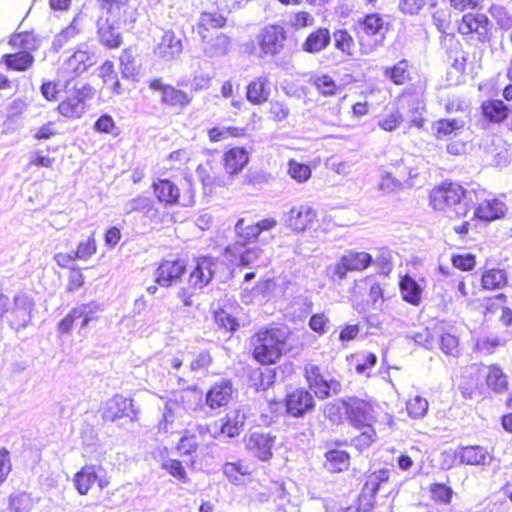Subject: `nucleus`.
Returning a JSON list of instances; mask_svg holds the SVG:
<instances>
[{"mask_svg": "<svg viewBox=\"0 0 512 512\" xmlns=\"http://www.w3.org/2000/svg\"><path fill=\"white\" fill-rule=\"evenodd\" d=\"M286 329L271 327L260 329L251 337L253 356L263 365L276 363L286 350Z\"/></svg>", "mask_w": 512, "mask_h": 512, "instance_id": "obj_1", "label": "nucleus"}, {"mask_svg": "<svg viewBox=\"0 0 512 512\" xmlns=\"http://www.w3.org/2000/svg\"><path fill=\"white\" fill-rule=\"evenodd\" d=\"M343 405L352 425L365 428L358 437V442L363 445L371 444L376 437V432L372 428V423L375 421V411L372 403L364 399L349 398L343 401Z\"/></svg>", "mask_w": 512, "mask_h": 512, "instance_id": "obj_2", "label": "nucleus"}, {"mask_svg": "<svg viewBox=\"0 0 512 512\" xmlns=\"http://www.w3.org/2000/svg\"><path fill=\"white\" fill-rule=\"evenodd\" d=\"M465 191L461 185L453 182H444L433 188L429 194V206L436 211L446 212L453 208L457 217L466 216L468 208L461 201Z\"/></svg>", "mask_w": 512, "mask_h": 512, "instance_id": "obj_3", "label": "nucleus"}, {"mask_svg": "<svg viewBox=\"0 0 512 512\" xmlns=\"http://www.w3.org/2000/svg\"><path fill=\"white\" fill-rule=\"evenodd\" d=\"M193 394L183 391L168 399L165 402L162 418L158 423L160 432H172L176 427L186 425L190 422V415L186 403L190 401Z\"/></svg>", "mask_w": 512, "mask_h": 512, "instance_id": "obj_4", "label": "nucleus"}, {"mask_svg": "<svg viewBox=\"0 0 512 512\" xmlns=\"http://www.w3.org/2000/svg\"><path fill=\"white\" fill-rule=\"evenodd\" d=\"M492 24L489 18L482 13H466L458 23V32L467 41L487 43L490 41Z\"/></svg>", "mask_w": 512, "mask_h": 512, "instance_id": "obj_5", "label": "nucleus"}, {"mask_svg": "<svg viewBox=\"0 0 512 512\" xmlns=\"http://www.w3.org/2000/svg\"><path fill=\"white\" fill-rule=\"evenodd\" d=\"M474 217L485 222H492L505 217L508 207L500 199L485 190L476 192Z\"/></svg>", "mask_w": 512, "mask_h": 512, "instance_id": "obj_6", "label": "nucleus"}, {"mask_svg": "<svg viewBox=\"0 0 512 512\" xmlns=\"http://www.w3.org/2000/svg\"><path fill=\"white\" fill-rule=\"evenodd\" d=\"M100 15L117 24H131L136 21L137 10L131 0H97Z\"/></svg>", "mask_w": 512, "mask_h": 512, "instance_id": "obj_7", "label": "nucleus"}, {"mask_svg": "<svg viewBox=\"0 0 512 512\" xmlns=\"http://www.w3.org/2000/svg\"><path fill=\"white\" fill-rule=\"evenodd\" d=\"M260 47V57L279 54L286 40V33L280 26L269 25L263 28L256 37Z\"/></svg>", "mask_w": 512, "mask_h": 512, "instance_id": "obj_8", "label": "nucleus"}, {"mask_svg": "<svg viewBox=\"0 0 512 512\" xmlns=\"http://www.w3.org/2000/svg\"><path fill=\"white\" fill-rule=\"evenodd\" d=\"M102 467L95 464H86L73 478L75 489L80 495H87L91 486L97 483L100 489H105L110 484V480L101 475Z\"/></svg>", "mask_w": 512, "mask_h": 512, "instance_id": "obj_9", "label": "nucleus"}, {"mask_svg": "<svg viewBox=\"0 0 512 512\" xmlns=\"http://www.w3.org/2000/svg\"><path fill=\"white\" fill-rule=\"evenodd\" d=\"M276 436L271 433L254 431L244 437L247 451L261 461H268L273 456Z\"/></svg>", "mask_w": 512, "mask_h": 512, "instance_id": "obj_10", "label": "nucleus"}, {"mask_svg": "<svg viewBox=\"0 0 512 512\" xmlns=\"http://www.w3.org/2000/svg\"><path fill=\"white\" fill-rule=\"evenodd\" d=\"M93 95L89 85L76 88L58 105L59 113L66 118H80L85 112V101Z\"/></svg>", "mask_w": 512, "mask_h": 512, "instance_id": "obj_11", "label": "nucleus"}, {"mask_svg": "<svg viewBox=\"0 0 512 512\" xmlns=\"http://www.w3.org/2000/svg\"><path fill=\"white\" fill-rule=\"evenodd\" d=\"M221 265L222 263L213 257L197 258L189 275V286L195 289L204 288L211 282Z\"/></svg>", "mask_w": 512, "mask_h": 512, "instance_id": "obj_12", "label": "nucleus"}, {"mask_svg": "<svg viewBox=\"0 0 512 512\" xmlns=\"http://www.w3.org/2000/svg\"><path fill=\"white\" fill-rule=\"evenodd\" d=\"M34 302L25 294L15 296L10 303L8 314L6 316L10 326L14 329L26 327L31 321V313Z\"/></svg>", "mask_w": 512, "mask_h": 512, "instance_id": "obj_13", "label": "nucleus"}, {"mask_svg": "<svg viewBox=\"0 0 512 512\" xmlns=\"http://www.w3.org/2000/svg\"><path fill=\"white\" fill-rule=\"evenodd\" d=\"M97 62L96 55L87 50L77 49L62 65L61 71L68 78L77 77Z\"/></svg>", "mask_w": 512, "mask_h": 512, "instance_id": "obj_14", "label": "nucleus"}, {"mask_svg": "<svg viewBox=\"0 0 512 512\" xmlns=\"http://www.w3.org/2000/svg\"><path fill=\"white\" fill-rule=\"evenodd\" d=\"M185 270L186 265L182 260H164L154 273L155 282L164 288L171 287L180 281Z\"/></svg>", "mask_w": 512, "mask_h": 512, "instance_id": "obj_15", "label": "nucleus"}, {"mask_svg": "<svg viewBox=\"0 0 512 512\" xmlns=\"http://www.w3.org/2000/svg\"><path fill=\"white\" fill-rule=\"evenodd\" d=\"M226 253L238 256V265L244 267L258 268L267 266L270 262V254L259 247L241 249L238 245H234L227 247Z\"/></svg>", "mask_w": 512, "mask_h": 512, "instance_id": "obj_16", "label": "nucleus"}, {"mask_svg": "<svg viewBox=\"0 0 512 512\" xmlns=\"http://www.w3.org/2000/svg\"><path fill=\"white\" fill-rule=\"evenodd\" d=\"M360 26L367 36L378 37L375 40L374 45H366L363 42V38H360L359 42L361 45V51L363 54L367 55L370 54L376 47L380 46L384 39V20L378 14H370L367 15L362 22H360Z\"/></svg>", "mask_w": 512, "mask_h": 512, "instance_id": "obj_17", "label": "nucleus"}, {"mask_svg": "<svg viewBox=\"0 0 512 512\" xmlns=\"http://www.w3.org/2000/svg\"><path fill=\"white\" fill-rule=\"evenodd\" d=\"M183 51L182 40L172 30L164 31L159 43L154 49L155 55L164 60L172 61Z\"/></svg>", "mask_w": 512, "mask_h": 512, "instance_id": "obj_18", "label": "nucleus"}, {"mask_svg": "<svg viewBox=\"0 0 512 512\" xmlns=\"http://www.w3.org/2000/svg\"><path fill=\"white\" fill-rule=\"evenodd\" d=\"M313 396L305 389H296L286 396L287 412L294 417L303 416L314 408Z\"/></svg>", "mask_w": 512, "mask_h": 512, "instance_id": "obj_19", "label": "nucleus"}, {"mask_svg": "<svg viewBox=\"0 0 512 512\" xmlns=\"http://www.w3.org/2000/svg\"><path fill=\"white\" fill-rule=\"evenodd\" d=\"M461 464L487 466L492 462V454L482 446H466L455 452Z\"/></svg>", "mask_w": 512, "mask_h": 512, "instance_id": "obj_20", "label": "nucleus"}, {"mask_svg": "<svg viewBox=\"0 0 512 512\" xmlns=\"http://www.w3.org/2000/svg\"><path fill=\"white\" fill-rule=\"evenodd\" d=\"M315 218L316 212L312 207L300 205L290 209L286 222L293 231L302 232L314 222Z\"/></svg>", "mask_w": 512, "mask_h": 512, "instance_id": "obj_21", "label": "nucleus"}, {"mask_svg": "<svg viewBox=\"0 0 512 512\" xmlns=\"http://www.w3.org/2000/svg\"><path fill=\"white\" fill-rule=\"evenodd\" d=\"M390 472L386 469H380L373 472L367 479L363 488V498L368 496L367 502L364 504L363 509H358L357 512H368L374 505V497L379 491L381 485L386 483L389 479Z\"/></svg>", "mask_w": 512, "mask_h": 512, "instance_id": "obj_22", "label": "nucleus"}, {"mask_svg": "<svg viewBox=\"0 0 512 512\" xmlns=\"http://www.w3.org/2000/svg\"><path fill=\"white\" fill-rule=\"evenodd\" d=\"M120 24L99 16L97 20L98 34L101 43L109 48H116L121 45L122 38L120 33Z\"/></svg>", "mask_w": 512, "mask_h": 512, "instance_id": "obj_23", "label": "nucleus"}, {"mask_svg": "<svg viewBox=\"0 0 512 512\" xmlns=\"http://www.w3.org/2000/svg\"><path fill=\"white\" fill-rule=\"evenodd\" d=\"M133 403L122 395H114L111 399L105 402L102 409V417L105 421L114 422L126 415L129 408H132Z\"/></svg>", "mask_w": 512, "mask_h": 512, "instance_id": "obj_24", "label": "nucleus"}, {"mask_svg": "<svg viewBox=\"0 0 512 512\" xmlns=\"http://www.w3.org/2000/svg\"><path fill=\"white\" fill-rule=\"evenodd\" d=\"M305 378L309 387L314 391L315 395L320 399L329 396L330 386L320 372V368L312 363H308L305 368Z\"/></svg>", "mask_w": 512, "mask_h": 512, "instance_id": "obj_25", "label": "nucleus"}, {"mask_svg": "<svg viewBox=\"0 0 512 512\" xmlns=\"http://www.w3.org/2000/svg\"><path fill=\"white\" fill-rule=\"evenodd\" d=\"M233 389L229 381H221L213 385L206 395V403L212 408H219L228 404L232 397Z\"/></svg>", "mask_w": 512, "mask_h": 512, "instance_id": "obj_26", "label": "nucleus"}, {"mask_svg": "<svg viewBox=\"0 0 512 512\" xmlns=\"http://www.w3.org/2000/svg\"><path fill=\"white\" fill-rule=\"evenodd\" d=\"M269 96L270 86L267 76H259L247 86V100L254 105H261L265 103Z\"/></svg>", "mask_w": 512, "mask_h": 512, "instance_id": "obj_27", "label": "nucleus"}, {"mask_svg": "<svg viewBox=\"0 0 512 512\" xmlns=\"http://www.w3.org/2000/svg\"><path fill=\"white\" fill-rule=\"evenodd\" d=\"M464 126L463 119H440L432 124V133L437 139H447L457 136Z\"/></svg>", "mask_w": 512, "mask_h": 512, "instance_id": "obj_28", "label": "nucleus"}, {"mask_svg": "<svg viewBox=\"0 0 512 512\" xmlns=\"http://www.w3.org/2000/svg\"><path fill=\"white\" fill-rule=\"evenodd\" d=\"M330 41L331 35L329 30L318 28L307 36L302 44V49L308 53H319L330 44Z\"/></svg>", "mask_w": 512, "mask_h": 512, "instance_id": "obj_29", "label": "nucleus"}, {"mask_svg": "<svg viewBox=\"0 0 512 512\" xmlns=\"http://www.w3.org/2000/svg\"><path fill=\"white\" fill-rule=\"evenodd\" d=\"M154 193L158 200L166 205L179 204L180 190L170 180L164 179L154 183Z\"/></svg>", "mask_w": 512, "mask_h": 512, "instance_id": "obj_30", "label": "nucleus"}, {"mask_svg": "<svg viewBox=\"0 0 512 512\" xmlns=\"http://www.w3.org/2000/svg\"><path fill=\"white\" fill-rule=\"evenodd\" d=\"M249 156L244 148L235 147L224 154V165L230 175L239 173L248 163Z\"/></svg>", "mask_w": 512, "mask_h": 512, "instance_id": "obj_31", "label": "nucleus"}, {"mask_svg": "<svg viewBox=\"0 0 512 512\" xmlns=\"http://www.w3.org/2000/svg\"><path fill=\"white\" fill-rule=\"evenodd\" d=\"M482 112L490 122L501 123L508 117L509 109L501 100H488L482 104Z\"/></svg>", "mask_w": 512, "mask_h": 512, "instance_id": "obj_32", "label": "nucleus"}, {"mask_svg": "<svg viewBox=\"0 0 512 512\" xmlns=\"http://www.w3.org/2000/svg\"><path fill=\"white\" fill-rule=\"evenodd\" d=\"M2 62L11 70L26 71L33 65L34 57L28 51H19L4 55Z\"/></svg>", "mask_w": 512, "mask_h": 512, "instance_id": "obj_33", "label": "nucleus"}, {"mask_svg": "<svg viewBox=\"0 0 512 512\" xmlns=\"http://www.w3.org/2000/svg\"><path fill=\"white\" fill-rule=\"evenodd\" d=\"M325 467L332 473L342 472L349 467V455L343 450H330L325 454Z\"/></svg>", "mask_w": 512, "mask_h": 512, "instance_id": "obj_34", "label": "nucleus"}, {"mask_svg": "<svg viewBox=\"0 0 512 512\" xmlns=\"http://www.w3.org/2000/svg\"><path fill=\"white\" fill-rule=\"evenodd\" d=\"M81 32L82 28L78 19H74L68 27L56 35L53 42L54 47L60 49L69 43L77 42L81 38Z\"/></svg>", "mask_w": 512, "mask_h": 512, "instance_id": "obj_35", "label": "nucleus"}, {"mask_svg": "<svg viewBox=\"0 0 512 512\" xmlns=\"http://www.w3.org/2000/svg\"><path fill=\"white\" fill-rule=\"evenodd\" d=\"M229 45V38L222 33H218L210 41L204 42L203 51L208 57L211 58L221 56L228 51Z\"/></svg>", "mask_w": 512, "mask_h": 512, "instance_id": "obj_36", "label": "nucleus"}, {"mask_svg": "<svg viewBox=\"0 0 512 512\" xmlns=\"http://www.w3.org/2000/svg\"><path fill=\"white\" fill-rule=\"evenodd\" d=\"M9 44L20 51H28L31 53L38 49L39 39L32 32H22L11 37Z\"/></svg>", "mask_w": 512, "mask_h": 512, "instance_id": "obj_37", "label": "nucleus"}, {"mask_svg": "<svg viewBox=\"0 0 512 512\" xmlns=\"http://www.w3.org/2000/svg\"><path fill=\"white\" fill-rule=\"evenodd\" d=\"M348 268L351 271H362L366 269L372 262V257L367 252L347 251L343 256Z\"/></svg>", "mask_w": 512, "mask_h": 512, "instance_id": "obj_38", "label": "nucleus"}, {"mask_svg": "<svg viewBox=\"0 0 512 512\" xmlns=\"http://www.w3.org/2000/svg\"><path fill=\"white\" fill-rule=\"evenodd\" d=\"M400 288L403 299L407 302L417 305L421 300L422 288L410 276H405L400 282Z\"/></svg>", "mask_w": 512, "mask_h": 512, "instance_id": "obj_39", "label": "nucleus"}, {"mask_svg": "<svg viewBox=\"0 0 512 512\" xmlns=\"http://www.w3.org/2000/svg\"><path fill=\"white\" fill-rule=\"evenodd\" d=\"M273 493L276 512H300L299 508L291 503L283 484H276Z\"/></svg>", "mask_w": 512, "mask_h": 512, "instance_id": "obj_40", "label": "nucleus"}, {"mask_svg": "<svg viewBox=\"0 0 512 512\" xmlns=\"http://www.w3.org/2000/svg\"><path fill=\"white\" fill-rule=\"evenodd\" d=\"M377 363V357L370 352L359 353L351 356V364L358 374L370 375V371Z\"/></svg>", "mask_w": 512, "mask_h": 512, "instance_id": "obj_41", "label": "nucleus"}, {"mask_svg": "<svg viewBox=\"0 0 512 512\" xmlns=\"http://www.w3.org/2000/svg\"><path fill=\"white\" fill-rule=\"evenodd\" d=\"M222 471L230 482L236 485L241 483L243 476L250 474L249 466L242 461L227 462L223 465Z\"/></svg>", "mask_w": 512, "mask_h": 512, "instance_id": "obj_42", "label": "nucleus"}, {"mask_svg": "<svg viewBox=\"0 0 512 512\" xmlns=\"http://www.w3.org/2000/svg\"><path fill=\"white\" fill-rule=\"evenodd\" d=\"M486 382L488 387L498 393L504 392L508 386L507 376L498 366L488 368Z\"/></svg>", "mask_w": 512, "mask_h": 512, "instance_id": "obj_43", "label": "nucleus"}, {"mask_svg": "<svg viewBox=\"0 0 512 512\" xmlns=\"http://www.w3.org/2000/svg\"><path fill=\"white\" fill-rule=\"evenodd\" d=\"M481 282L484 289H499L507 282L506 273L501 269L488 270L482 275Z\"/></svg>", "mask_w": 512, "mask_h": 512, "instance_id": "obj_44", "label": "nucleus"}, {"mask_svg": "<svg viewBox=\"0 0 512 512\" xmlns=\"http://www.w3.org/2000/svg\"><path fill=\"white\" fill-rule=\"evenodd\" d=\"M161 101L171 106H185L190 102L188 95L170 85L164 88Z\"/></svg>", "mask_w": 512, "mask_h": 512, "instance_id": "obj_45", "label": "nucleus"}, {"mask_svg": "<svg viewBox=\"0 0 512 512\" xmlns=\"http://www.w3.org/2000/svg\"><path fill=\"white\" fill-rule=\"evenodd\" d=\"M245 129L240 127H214L208 130V137L211 142H219L230 137H242Z\"/></svg>", "mask_w": 512, "mask_h": 512, "instance_id": "obj_46", "label": "nucleus"}, {"mask_svg": "<svg viewBox=\"0 0 512 512\" xmlns=\"http://www.w3.org/2000/svg\"><path fill=\"white\" fill-rule=\"evenodd\" d=\"M428 407L427 399L420 395L411 397L406 403L408 415L414 419L423 418L427 414Z\"/></svg>", "mask_w": 512, "mask_h": 512, "instance_id": "obj_47", "label": "nucleus"}, {"mask_svg": "<svg viewBox=\"0 0 512 512\" xmlns=\"http://www.w3.org/2000/svg\"><path fill=\"white\" fill-rule=\"evenodd\" d=\"M32 506L33 499L25 492L12 494L9 498V509L11 512H29Z\"/></svg>", "mask_w": 512, "mask_h": 512, "instance_id": "obj_48", "label": "nucleus"}, {"mask_svg": "<svg viewBox=\"0 0 512 512\" xmlns=\"http://www.w3.org/2000/svg\"><path fill=\"white\" fill-rule=\"evenodd\" d=\"M333 39L336 49L341 52L352 55L354 51V39L347 30H336L333 33Z\"/></svg>", "mask_w": 512, "mask_h": 512, "instance_id": "obj_49", "label": "nucleus"}, {"mask_svg": "<svg viewBox=\"0 0 512 512\" xmlns=\"http://www.w3.org/2000/svg\"><path fill=\"white\" fill-rule=\"evenodd\" d=\"M235 232L243 243L251 242L260 235L259 227H257L256 223L245 225V221L243 218L239 219L235 224Z\"/></svg>", "mask_w": 512, "mask_h": 512, "instance_id": "obj_50", "label": "nucleus"}, {"mask_svg": "<svg viewBox=\"0 0 512 512\" xmlns=\"http://www.w3.org/2000/svg\"><path fill=\"white\" fill-rule=\"evenodd\" d=\"M287 172L298 183L306 182L311 177V168L295 160H289Z\"/></svg>", "mask_w": 512, "mask_h": 512, "instance_id": "obj_51", "label": "nucleus"}, {"mask_svg": "<svg viewBox=\"0 0 512 512\" xmlns=\"http://www.w3.org/2000/svg\"><path fill=\"white\" fill-rule=\"evenodd\" d=\"M440 350L448 356L458 357L460 355L459 340L450 333H444L439 339Z\"/></svg>", "mask_w": 512, "mask_h": 512, "instance_id": "obj_52", "label": "nucleus"}, {"mask_svg": "<svg viewBox=\"0 0 512 512\" xmlns=\"http://www.w3.org/2000/svg\"><path fill=\"white\" fill-rule=\"evenodd\" d=\"M403 122V116L398 109L390 110L379 121L378 126L387 132L396 130Z\"/></svg>", "mask_w": 512, "mask_h": 512, "instance_id": "obj_53", "label": "nucleus"}, {"mask_svg": "<svg viewBox=\"0 0 512 512\" xmlns=\"http://www.w3.org/2000/svg\"><path fill=\"white\" fill-rule=\"evenodd\" d=\"M162 468L182 483H188L190 481L184 466L179 460L168 459L162 463Z\"/></svg>", "mask_w": 512, "mask_h": 512, "instance_id": "obj_54", "label": "nucleus"}, {"mask_svg": "<svg viewBox=\"0 0 512 512\" xmlns=\"http://www.w3.org/2000/svg\"><path fill=\"white\" fill-rule=\"evenodd\" d=\"M311 83L324 96H332L337 91V85L328 75H319L311 79Z\"/></svg>", "mask_w": 512, "mask_h": 512, "instance_id": "obj_55", "label": "nucleus"}, {"mask_svg": "<svg viewBox=\"0 0 512 512\" xmlns=\"http://www.w3.org/2000/svg\"><path fill=\"white\" fill-rule=\"evenodd\" d=\"M226 19L218 12H203L199 18V28L208 30L210 28H220L225 25Z\"/></svg>", "mask_w": 512, "mask_h": 512, "instance_id": "obj_56", "label": "nucleus"}, {"mask_svg": "<svg viewBox=\"0 0 512 512\" xmlns=\"http://www.w3.org/2000/svg\"><path fill=\"white\" fill-rule=\"evenodd\" d=\"M407 67L408 65L406 60H401L394 67L387 68L385 75L389 77L395 84L401 85L408 78Z\"/></svg>", "mask_w": 512, "mask_h": 512, "instance_id": "obj_57", "label": "nucleus"}, {"mask_svg": "<svg viewBox=\"0 0 512 512\" xmlns=\"http://www.w3.org/2000/svg\"><path fill=\"white\" fill-rule=\"evenodd\" d=\"M430 493L433 500L444 504L450 503L453 490L445 484L435 483L430 486Z\"/></svg>", "mask_w": 512, "mask_h": 512, "instance_id": "obj_58", "label": "nucleus"}, {"mask_svg": "<svg viewBox=\"0 0 512 512\" xmlns=\"http://www.w3.org/2000/svg\"><path fill=\"white\" fill-rule=\"evenodd\" d=\"M214 320L218 327L227 331H235L238 327L236 319L223 309L215 311Z\"/></svg>", "mask_w": 512, "mask_h": 512, "instance_id": "obj_59", "label": "nucleus"}, {"mask_svg": "<svg viewBox=\"0 0 512 512\" xmlns=\"http://www.w3.org/2000/svg\"><path fill=\"white\" fill-rule=\"evenodd\" d=\"M97 246L93 236H90L87 241L79 243L77 250L74 252L77 259H88L96 253Z\"/></svg>", "mask_w": 512, "mask_h": 512, "instance_id": "obj_60", "label": "nucleus"}, {"mask_svg": "<svg viewBox=\"0 0 512 512\" xmlns=\"http://www.w3.org/2000/svg\"><path fill=\"white\" fill-rule=\"evenodd\" d=\"M151 199L145 196H138L134 199H131L125 203L124 211L126 214H130L132 212H142L144 213L151 203Z\"/></svg>", "mask_w": 512, "mask_h": 512, "instance_id": "obj_61", "label": "nucleus"}, {"mask_svg": "<svg viewBox=\"0 0 512 512\" xmlns=\"http://www.w3.org/2000/svg\"><path fill=\"white\" fill-rule=\"evenodd\" d=\"M451 261L455 268L463 271L472 270L475 266V256L472 254L453 255Z\"/></svg>", "mask_w": 512, "mask_h": 512, "instance_id": "obj_62", "label": "nucleus"}, {"mask_svg": "<svg viewBox=\"0 0 512 512\" xmlns=\"http://www.w3.org/2000/svg\"><path fill=\"white\" fill-rule=\"evenodd\" d=\"M327 270L333 281L345 279L347 272L351 271L342 257L334 265L329 266Z\"/></svg>", "mask_w": 512, "mask_h": 512, "instance_id": "obj_63", "label": "nucleus"}, {"mask_svg": "<svg viewBox=\"0 0 512 512\" xmlns=\"http://www.w3.org/2000/svg\"><path fill=\"white\" fill-rule=\"evenodd\" d=\"M83 312L77 307L73 308L59 323L58 329L61 333H69L72 330L73 324L77 319H80Z\"/></svg>", "mask_w": 512, "mask_h": 512, "instance_id": "obj_64", "label": "nucleus"}]
</instances>
